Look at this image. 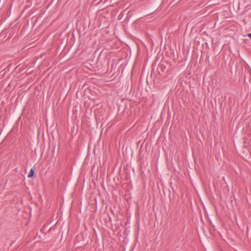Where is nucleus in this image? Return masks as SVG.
<instances>
[{
    "mask_svg": "<svg viewBox=\"0 0 251 251\" xmlns=\"http://www.w3.org/2000/svg\"><path fill=\"white\" fill-rule=\"evenodd\" d=\"M158 71L159 73H161V72H164L166 69V67L165 65L163 64H160L158 67Z\"/></svg>",
    "mask_w": 251,
    "mask_h": 251,
    "instance_id": "f257e3e1",
    "label": "nucleus"
},
{
    "mask_svg": "<svg viewBox=\"0 0 251 251\" xmlns=\"http://www.w3.org/2000/svg\"><path fill=\"white\" fill-rule=\"evenodd\" d=\"M35 168L34 167V168H32L30 169L28 174V177H29V178H31V177H32L34 175H35Z\"/></svg>",
    "mask_w": 251,
    "mask_h": 251,
    "instance_id": "f03ea898",
    "label": "nucleus"
},
{
    "mask_svg": "<svg viewBox=\"0 0 251 251\" xmlns=\"http://www.w3.org/2000/svg\"><path fill=\"white\" fill-rule=\"evenodd\" d=\"M54 229H55V227H54V226H52V227H50V229H49V232H51V231H53V230H54Z\"/></svg>",
    "mask_w": 251,
    "mask_h": 251,
    "instance_id": "7ed1b4c3",
    "label": "nucleus"
},
{
    "mask_svg": "<svg viewBox=\"0 0 251 251\" xmlns=\"http://www.w3.org/2000/svg\"><path fill=\"white\" fill-rule=\"evenodd\" d=\"M248 36L251 39V33H249Z\"/></svg>",
    "mask_w": 251,
    "mask_h": 251,
    "instance_id": "20e7f679",
    "label": "nucleus"
}]
</instances>
